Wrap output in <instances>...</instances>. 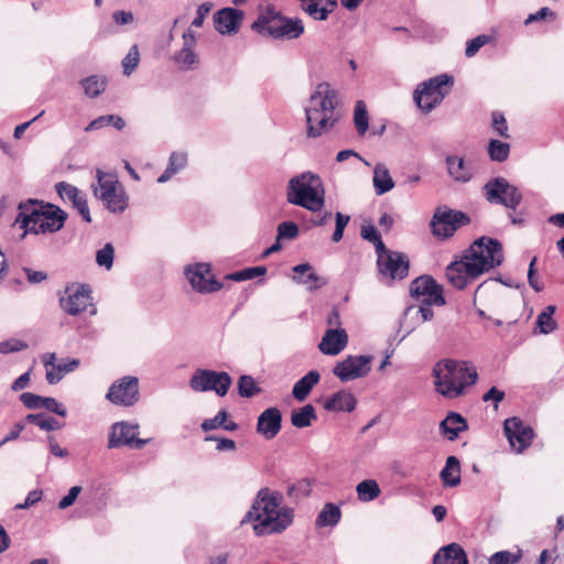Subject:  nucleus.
<instances>
[{
  "mask_svg": "<svg viewBox=\"0 0 564 564\" xmlns=\"http://www.w3.org/2000/svg\"><path fill=\"white\" fill-rule=\"evenodd\" d=\"M435 305L432 301H419L417 314L421 315L422 322L431 321L434 316L432 306Z\"/></svg>",
  "mask_w": 564,
  "mask_h": 564,
  "instance_id": "62",
  "label": "nucleus"
},
{
  "mask_svg": "<svg viewBox=\"0 0 564 564\" xmlns=\"http://www.w3.org/2000/svg\"><path fill=\"white\" fill-rule=\"evenodd\" d=\"M302 10L315 21H325L328 15L337 8L336 0H326L322 6L318 0L304 2L301 4Z\"/></svg>",
  "mask_w": 564,
  "mask_h": 564,
  "instance_id": "31",
  "label": "nucleus"
},
{
  "mask_svg": "<svg viewBox=\"0 0 564 564\" xmlns=\"http://www.w3.org/2000/svg\"><path fill=\"white\" fill-rule=\"evenodd\" d=\"M55 189L63 202L70 203L72 206L77 209L83 220L86 223L91 221L86 194L84 192L67 182L56 183Z\"/></svg>",
  "mask_w": 564,
  "mask_h": 564,
  "instance_id": "21",
  "label": "nucleus"
},
{
  "mask_svg": "<svg viewBox=\"0 0 564 564\" xmlns=\"http://www.w3.org/2000/svg\"><path fill=\"white\" fill-rule=\"evenodd\" d=\"M466 420L458 413L451 412L440 424L442 433L449 440L454 441L459 433L467 430Z\"/></svg>",
  "mask_w": 564,
  "mask_h": 564,
  "instance_id": "30",
  "label": "nucleus"
},
{
  "mask_svg": "<svg viewBox=\"0 0 564 564\" xmlns=\"http://www.w3.org/2000/svg\"><path fill=\"white\" fill-rule=\"evenodd\" d=\"M82 491V487L80 486H73L66 496H64L59 501H58V508L64 510V509H67L68 507H70L77 499V497L79 496Z\"/></svg>",
  "mask_w": 564,
  "mask_h": 564,
  "instance_id": "61",
  "label": "nucleus"
},
{
  "mask_svg": "<svg viewBox=\"0 0 564 564\" xmlns=\"http://www.w3.org/2000/svg\"><path fill=\"white\" fill-rule=\"evenodd\" d=\"M349 220H350V217L348 215H344L339 212L336 213V215H335L336 227H335V230L332 236V240L334 242H338L343 239L344 230H345L346 226L348 225Z\"/></svg>",
  "mask_w": 564,
  "mask_h": 564,
  "instance_id": "55",
  "label": "nucleus"
},
{
  "mask_svg": "<svg viewBox=\"0 0 564 564\" xmlns=\"http://www.w3.org/2000/svg\"><path fill=\"white\" fill-rule=\"evenodd\" d=\"M446 167L448 175L456 182L467 183L473 177V170L463 158L448 155L446 158Z\"/></svg>",
  "mask_w": 564,
  "mask_h": 564,
  "instance_id": "29",
  "label": "nucleus"
},
{
  "mask_svg": "<svg viewBox=\"0 0 564 564\" xmlns=\"http://www.w3.org/2000/svg\"><path fill=\"white\" fill-rule=\"evenodd\" d=\"M544 19H550L551 21H554L556 19V13L547 7H543L536 12L529 14L524 21V24L529 25L531 23L542 21Z\"/></svg>",
  "mask_w": 564,
  "mask_h": 564,
  "instance_id": "57",
  "label": "nucleus"
},
{
  "mask_svg": "<svg viewBox=\"0 0 564 564\" xmlns=\"http://www.w3.org/2000/svg\"><path fill=\"white\" fill-rule=\"evenodd\" d=\"M138 429V424H129L123 421L113 423L109 432L108 447L118 448L127 445L137 449L142 448L149 443V440L137 438Z\"/></svg>",
  "mask_w": 564,
  "mask_h": 564,
  "instance_id": "18",
  "label": "nucleus"
},
{
  "mask_svg": "<svg viewBox=\"0 0 564 564\" xmlns=\"http://www.w3.org/2000/svg\"><path fill=\"white\" fill-rule=\"evenodd\" d=\"M354 124L358 135H365L369 128V116L364 100H358L354 110Z\"/></svg>",
  "mask_w": 564,
  "mask_h": 564,
  "instance_id": "41",
  "label": "nucleus"
},
{
  "mask_svg": "<svg viewBox=\"0 0 564 564\" xmlns=\"http://www.w3.org/2000/svg\"><path fill=\"white\" fill-rule=\"evenodd\" d=\"M288 203L316 213L325 205V188L319 175L303 172L291 177L286 185Z\"/></svg>",
  "mask_w": 564,
  "mask_h": 564,
  "instance_id": "6",
  "label": "nucleus"
},
{
  "mask_svg": "<svg viewBox=\"0 0 564 564\" xmlns=\"http://www.w3.org/2000/svg\"><path fill=\"white\" fill-rule=\"evenodd\" d=\"M535 262H536V258L534 257L532 259V261L530 262V264H529L528 282H529L530 286L535 292H541V291H543V284L535 276V268H534L535 267Z\"/></svg>",
  "mask_w": 564,
  "mask_h": 564,
  "instance_id": "63",
  "label": "nucleus"
},
{
  "mask_svg": "<svg viewBox=\"0 0 564 564\" xmlns=\"http://www.w3.org/2000/svg\"><path fill=\"white\" fill-rule=\"evenodd\" d=\"M321 378V375L317 370H311L308 371L304 377H302L300 380L295 382L292 389L293 397L302 402L304 401L310 392L312 391L313 387L318 383Z\"/></svg>",
  "mask_w": 564,
  "mask_h": 564,
  "instance_id": "32",
  "label": "nucleus"
},
{
  "mask_svg": "<svg viewBox=\"0 0 564 564\" xmlns=\"http://www.w3.org/2000/svg\"><path fill=\"white\" fill-rule=\"evenodd\" d=\"M196 46V36L192 30L183 34V47L174 54V62L183 70L193 69L199 62L198 55L194 48Z\"/></svg>",
  "mask_w": 564,
  "mask_h": 564,
  "instance_id": "22",
  "label": "nucleus"
},
{
  "mask_svg": "<svg viewBox=\"0 0 564 564\" xmlns=\"http://www.w3.org/2000/svg\"><path fill=\"white\" fill-rule=\"evenodd\" d=\"M371 361L372 357L370 355H349L335 365L333 373L341 382L359 379L370 372Z\"/></svg>",
  "mask_w": 564,
  "mask_h": 564,
  "instance_id": "16",
  "label": "nucleus"
},
{
  "mask_svg": "<svg viewBox=\"0 0 564 564\" xmlns=\"http://www.w3.org/2000/svg\"><path fill=\"white\" fill-rule=\"evenodd\" d=\"M510 154V144L500 140H491L488 144V155L496 162H505Z\"/></svg>",
  "mask_w": 564,
  "mask_h": 564,
  "instance_id": "44",
  "label": "nucleus"
},
{
  "mask_svg": "<svg viewBox=\"0 0 564 564\" xmlns=\"http://www.w3.org/2000/svg\"><path fill=\"white\" fill-rule=\"evenodd\" d=\"M139 379L134 376H124L116 380L109 388L106 398L112 404L131 406L139 401Z\"/></svg>",
  "mask_w": 564,
  "mask_h": 564,
  "instance_id": "17",
  "label": "nucleus"
},
{
  "mask_svg": "<svg viewBox=\"0 0 564 564\" xmlns=\"http://www.w3.org/2000/svg\"><path fill=\"white\" fill-rule=\"evenodd\" d=\"M292 280L297 284H303L308 291H316L327 284V280L317 275L310 263L296 264L292 268Z\"/></svg>",
  "mask_w": 564,
  "mask_h": 564,
  "instance_id": "26",
  "label": "nucleus"
},
{
  "mask_svg": "<svg viewBox=\"0 0 564 564\" xmlns=\"http://www.w3.org/2000/svg\"><path fill=\"white\" fill-rule=\"evenodd\" d=\"M373 188L377 195H383L394 187V181L383 163H377L373 169Z\"/></svg>",
  "mask_w": 564,
  "mask_h": 564,
  "instance_id": "33",
  "label": "nucleus"
},
{
  "mask_svg": "<svg viewBox=\"0 0 564 564\" xmlns=\"http://www.w3.org/2000/svg\"><path fill=\"white\" fill-rule=\"evenodd\" d=\"M23 271L31 284H39L47 279V273L45 271H36L30 268H23Z\"/></svg>",
  "mask_w": 564,
  "mask_h": 564,
  "instance_id": "64",
  "label": "nucleus"
},
{
  "mask_svg": "<svg viewBox=\"0 0 564 564\" xmlns=\"http://www.w3.org/2000/svg\"><path fill=\"white\" fill-rule=\"evenodd\" d=\"M17 223L26 232L45 234L58 231L67 218V214L53 204H43L30 200L29 204H20Z\"/></svg>",
  "mask_w": 564,
  "mask_h": 564,
  "instance_id": "5",
  "label": "nucleus"
},
{
  "mask_svg": "<svg viewBox=\"0 0 564 564\" xmlns=\"http://www.w3.org/2000/svg\"><path fill=\"white\" fill-rule=\"evenodd\" d=\"M139 62H140V53H139L138 45L134 44L130 47L128 54L124 56V58L121 62L122 68H123V74L126 76H130L138 67Z\"/></svg>",
  "mask_w": 564,
  "mask_h": 564,
  "instance_id": "48",
  "label": "nucleus"
},
{
  "mask_svg": "<svg viewBox=\"0 0 564 564\" xmlns=\"http://www.w3.org/2000/svg\"><path fill=\"white\" fill-rule=\"evenodd\" d=\"M91 301V290L87 284L70 283L63 292L58 293V303L61 308L70 316L79 315L89 306L93 307L90 314H96V308Z\"/></svg>",
  "mask_w": 564,
  "mask_h": 564,
  "instance_id": "11",
  "label": "nucleus"
},
{
  "mask_svg": "<svg viewBox=\"0 0 564 564\" xmlns=\"http://www.w3.org/2000/svg\"><path fill=\"white\" fill-rule=\"evenodd\" d=\"M377 257L378 275L382 283L391 285L394 281L408 276L410 263L404 253L386 249Z\"/></svg>",
  "mask_w": 564,
  "mask_h": 564,
  "instance_id": "10",
  "label": "nucleus"
},
{
  "mask_svg": "<svg viewBox=\"0 0 564 564\" xmlns=\"http://www.w3.org/2000/svg\"><path fill=\"white\" fill-rule=\"evenodd\" d=\"M282 500L281 492L261 488L242 523L253 521V531L258 536L285 531L293 522L294 511L292 508L282 507Z\"/></svg>",
  "mask_w": 564,
  "mask_h": 564,
  "instance_id": "2",
  "label": "nucleus"
},
{
  "mask_svg": "<svg viewBox=\"0 0 564 564\" xmlns=\"http://www.w3.org/2000/svg\"><path fill=\"white\" fill-rule=\"evenodd\" d=\"M337 91L324 82L316 85L304 108L307 138L316 139L328 133L340 119Z\"/></svg>",
  "mask_w": 564,
  "mask_h": 564,
  "instance_id": "3",
  "label": "nucleus"
},
{
  "mask_svg": "<svg viewBox=\"0 0 564 564\" xmlns=\"http://www.w3.org/2000/svg\"><path fill=\"white\" fill-rule=\"evenodd\" d=\"M282 427V414L278 408H268L259 416L257 421V433L265 440L274 438Z\"/></svg>",
  "mask_w": 564,
  "mask_h": 564,
  "instance_id": "23",
  "label": "nucleus"
},
{
  "mask_svg": "<svg viewBox=\"0 0 564 564\" xmlns=\"http://www.w3.org/2000/svg\"><path fill=\"white\" fill-rule=\"evenodd\" d=\"M360 235L362 239L373 243L377 254L387 249L381 239L380 234L378 232L373 225L362 226Z\"/></svg>",
  "mask_w": 564,
  "mask_h": 564,
  "instance_id": "47",
  "label": "nucleus"
},
{
  "mask_svg": "<svg viewBox=\"0 0 564 564\" xmlns=\"http://www.w3.org/2000/svg\"><path fill=\"white\" fill-rule=\"evenodd\" d=\"M299 235V226L294 221H283L278 226V240L294 239Z\"/></svg>",
  "mask_w": 564,
  "mask_h": 564,
  "instance_id": "52",
  "label": "nucleus"
},
{
  "mask_svg": "<svg viewBox=\"0 0 564 564\" xmlns=\"http://www.w3.org/2000/svg\"><path fill=\"white\" fill-rule=\"evenodd\" d=\"M206 442H216V449L218 452H225V451H234L236 448V443L227 437H219L216 435H207L205 437Z\"/></svg>",
  "mask_w": 564,
  "mask_h": 564,
  "instance_id": "60",
  "label": "nucleus"
},
{
  "mask_svg": "<svg viewBox=\"0 0 564 564\" xmlns=\"http://www.w3.org/2000/svg\"><path fill=\"white\" fill-rule=\"evenodd\" d=\"M184 274L193 290L202 294L215 293L224 286L213 274L209 263L188 264L184 269Z\"/></svg>",
  "mask_w": 564,
  "mask_h": 564,
  "instance_id": "15",
  "label": "nucleus"
},
{
  "mask_svg": "<svg viewBox=\"0 0 564 564\" xmlns=\"http://www.w3.org/2000/svg\"><path fill=\"white\" fill-rule=\"evenodd\" d=\"M433 564H468L464 549L457 543L443 546L433 557Z\"/></svg>",
  "mask_w": 564,
  "mask_h": 564,
  "instance_id": "27",
  "label": "nucleus"
},
{
  "mask_svg": "<svg viewBox=\"0 0 564 564\" xmlns=\"http://www.w3.org/2000/svg\"><path fill=\"white\" fill-rule=\"evenodd\" d=\"M316 411L312 404H306L299 410L292 412L291 423L297 429H304L312 424V421L316 420Z\"/></svg>",
  "mask_w": 564,
  "mask_h": 564,
  "instance_id": "37",
  "label": "nucleus"
},
{
  "mask_svg": "<svg viewBox=\"0 0 564 564\" xmlns=\"http://www.w3.org/2000/svg\"><path fill=\"white\" fill-rule=\"evenodd\" d=\"M25 348H28V345L17 338H10L0 343V354L3 355L21 351Z\"/></svg>",
  "mask_w": 564,
  "mask_h": 564,
  "instance_id": "56",
  "label": "nucleus"
},
{
  "mask_svg": "<svg viewBox=\"0 0 564 564\" xmlns=\"http://www.w3.org/2000/svg\"><path fill=\"white\" fill-rule=\"evenodd\" d=\"M491 40V37L489 35H486V34H481V35H477L476 37L467 41L466 43V50H465V55L467 57H473L475 56L478 51L484 46L486 45L487 43H489V41Z\"/></svg>",
  "mask_w": 564,
  "mask_h": 564,
  "instance_id": "51",
  "label": "nucleus"
},
{
  "mask_svg": "<svg viewBox=\"0 0 564 564\" xmlns=\"http://www.w3.org/2000/svg\"><path fill=\"white\" fill-rule=\"evenodd\" d=\"M187 164V154L184 152H173L170 155L165 171L159 176V183H165L172 178L173 175L183 170Z\"/></svg>",
  "mask_w": 564,
  "mask_h": 564,
  "instance_id": "36",
  "label": "nucleus"
},
{
  "mask_svg": "<svg viewBox=\"0 0 564 564\" xmlns=\"http://www.w3.org/2000/svg\"><path fill=\"white\" fill-rule=\"evenodd\" d=\"M340 508L335 503L327 502L317 514L315 524L318 528L335 527L340 521Z\"/></svg>",
  "mask_w": 564,
  "mask_h": 564,
  "instance_id": "35",
  "label": "nucleus"
},
{
  "mask_svg": "<svg viewBox=\"0 0 564 564\" xmlns=\"http://www.w3.org/2000/svg\"><path fill=\"white\" fill-rule=\"evenodd\" d=\"M434 386L437 393L447 399L466 394L478 379L475 365L467 360L442 359L433 367Z\"/></svg>",
  "mask_w": 564,
  "mask_h": 564,
  "instance_id": "4",
  "label": "nucleus"
},
{
  "mask_svg": "<svg viewBox=\"0 0 564 564\" xmlns=\"http://www.w3.org/2000/svg\"><path fill=\"white\" fill-rule=\"evenodd\" d=\"M115 248L111 243H106L96 252V262L99 267L110 270L113 264Z\"/></svg>",
  "mask_w": 564,
  "mask_h": 564,
  "instance_id": "49",
  "label": "nucleus"
},
{
  "mask_svg": "<svg viewBox=\"0 0 564 564\" xmlns=\"http://www.w3.org/2000/svg\"><path fill=\"white\" fill-rule=\"evenodd\" d=\"M357 400L354 394L347 390H340L326 400L324 408L327 411L351 412L355 410Z\"/></svg>",
  "mask_w": 564,
  "mask_h": 564,
  "instance_id": "28",
  "label": "nucleus"
},
{
  "mask_svg": "<svg viewBox=\"0 0 564 564\" xmlns=\"http://www.w3.org/2000/svg\"><path fill=\"white\" fill-rule=\"evenodd\" d=\"M469 217L463 212L447 207H438L434 212L430 227L433 236L440 239H447L452 237L458 228L469 224Z\"/></svg>",
  "mask_w": 564,
  "mask_h": 564,
  "instance_id": "13",
  "label": "nucleus"
},
{
  "mask_svg": "<svg viewBox=\"0 0 564 564\" xmlns=\"http://www.w3.org/2000/svg\"><path fill=\"white\" fill-rule=\"evenodd\" d=\"M347 344L348 335L345 329H326L318 348L324 355L336 356L346 348Z\"/></svg>",
  "mask_w": 564,
  "mask_h": 564,
  "instance_id": "25",
  "label": "nucleus"
},
{
  "mask_svg": "<svg viewBox=\"0 0 564 564\" xmlns=\"http://www.w3.org/2000/svg\"><path fill=\"white\" fill-rule=\"evenodd\" d=\"M227 417H228L227 411L220 410L214 417L204 420L200 427L204 432L223 429L224 423L226 422Z\"/></svg>",
  "mask_w": 564,
  "mask_h": 564,
  "instance_id": "50",
  "label": "nucleus"
},
{
  "mask_svg": "<svg viewBox=\"0 0 564 564\" xmlns=\"http://www.w3.org/2000/svg\"><path fill=\"white\" fill-rule=\"evenodd\" d=\"M410 294L417 301H432L436 306H443L446 302L442 286L431 276H420L412 281Z\"/></svg>",
  "mask_w": 564,
  "mask_h": 564,
  "instance_id": "20",
  "label": "nucleus"
},
{
  "mask_svg": "<svg viewBox=\"0 0 564 564\" xmlns=\"http://www.w3.org/2000/svg\"><path fill=\"white\" fill-rule=\"evenodd\" d=\"M267 273V268L264 265H258V267H250L242 269L240 271H236L232 273H228L226 275L227 280L235 281V282H242L247 280H252L257 276H262Z\"/></svg>",
  "mask_w": 564,
  "mask_h": 564,
  "instance_id": "43",
  "label": "nucleus"
},
{
  "mask_svg": "<svg viewBox=\"0 0 564 564\" xmlns=\"http://www.w3.org/2000/svg\"><path fill=\"white\" fill-rule=\"evenodd\" d=\"M243 11L234 8H224L214 14L215 29L220 34L237 33L243 19Z\"/></svg>",
  "mask_w": 564,
  "mask_h": 564,
  "instance_id": "24",
  "label": "nucleus"
},
{
  "mask_svg": "<svg viewBox=\"0 0 564 564\" xmlns=\"http://www.w3.org/2000/svg\"><path fill=\"white\" fill-rule=\"evenodd\" d=\"M556 307L547 305L536 317V332L539 334L547 335L554 332L557 327L556 322L553 319V314Z\"/></svg>",
  "mask_w": 564,
  "mask_h": 564,
  "instance_id": "38",
  "label": "nucleus"
},
{
  "mask_svg": "<svg viewBox=\"0 0 564 564\" xmlns=\"http://www.w3.org/2000/svg\"><path fill=\"white\" fill-rule=\"evenodd\" d=\"M520 555L509 551H499L489 557V564H514L519 561Z\"/></svg>",
  "mask_w": 564,
  "mask_h": 564,
  "instance_id": "54",
  "label": "nucleus"
},
{
  "mask_svg": "<svg viewBox=\"0 0 564 564\" xmlns=\"http://www.w3.org/2000/svg\"><path fill=\"white\" fill-rule=\"evenodd\" d=\"M492 128L502 138L508 139V123L502 112L494 111L491 113Z\"/></svg>",
  "mask_w": 564,
  "mask_h": 564,
  "instance_id": "53",
  "label": "nucleus"
},
{
  "mask_svg": "<svg viewBox=\"0 0 564 564\" xmlns=\"http://www.w3.org/2000/svg\"><path fill=\"white\" fill-rule=\"evenodd\" d=\"M44 397L34 394L32 392H23L20 395V401L30 410L42 409V401Z\"/></svg>",
  "mask_w": 564,
  "mask_h": 564,
  "instance_id": "59",
  "label": "nucleus"
},
{
  "mask_svg": "<svg viewBox=\"0 0 564 564\" xmlns=\"http://www.w3.org/2000/svg\"><path fill=\"white\" fill-rule=\"evenodd\" d=\"M503 431L511 448L519 454L531 445L534 437L532 427L517 416L505 421Z\"/></svg>",
  "mask_w": 564,
  "mask_h": 564,
  "instance_id": "19",
  "label": "nucleus"
},
{
  "mask_svg": "<svg viewBox=\"0 0 564 564\" xmlns=\"http://www.w3.org/2000/svg\"><path fill=\"white\" fill-rule=\"evenodd\" d=\"M111 126L116 128L117 130H122L126 126L124 120L118 116V115H105L100 116L93 121L85 128L86 132L100 130L105 127Z\"/></svg>",
  "mask_w": 564,
  "mask_h": 564,
  "instance_id": "40",
  "label": "nucleus"
},
{
  "mask_svg": "<svg viewBox=\"0 0 564 564\" xmlns=\"http://www.w3.org/2000/svg\"><path fill=\"white\" fill-rule=\"evenodd\" d=\"M85 95L89 98L98 97L106 88V82L98 76H89L82 80Z\"/></svg>",
  "mask_w": 564,
  "mask_h": 564,
  "instance_id": "45",
  "label": "nucleus"
},
{
  "mask_svg": "<svg viewBox=\"0 0 564 564\" xmlns=\"http://www.w3.org/2000/svg\"><path fill=\"white\" fill-rule=\"evenodd\" d=\"M453 84V77L444 74L420 84L413 93L416 106L424 112L432 111L447 94L446 86Z\"/></svg>",
  "mask_w": 564,
  "mask_h": 564,
  "instance_id": "9",
  "label": "nucleus"
},
{
  "mask_svg": "<svg viewBox=\"0 0 564 564\" xmlns=\"http://www.w3.org/2000/svg\"><path fill=\"white\" fill-rule=\"evenodd\" d=\"M42 408L62 417H65L67 415L65 406L62 403H59L56 399L51 397L43 398Z\"/></svg>",
  "mask_w": 564,
  "mask_h": 564,
  "instance_id": "58",
  "label": "nucleus"
},
{
  "mask_svg": "<svg viewBox=\"0 0 564 564\" xmlns=\"http://www.w3.org/2000/svg\"><path fill=\"white\" fill-rule=\"evenodd\" d=\"M503 261L501 243L494 238L480 237L463 253L458 261L446 268V278L456 289L463 290L471 280L477 279Z\"/></svg>",
  "mask_w": 564,
  "mask_h": 564,
  "instance_id": "1",
  "label": "nucleus"
},
{
  "mask_svg": "<svg viewBox=\"0 0 564 564\" xmlns=\"http://www.w3.org/2000/svg\"><path fill=\"white\" fill-rule=\"evenodd\" d=\"M251 28L253 31L273 39L294 40L304 33L302 20L282 17L271 10L259 15Z\"/></svg>",
  "mask_w": 564,
  "mask_h": 564,
  "instance_id": "8",
  "label": "nucleus"
},
{
  "mask_svg": "<svg viewBox=\"0 0 564 564\" xmlns=\"http://www.w3.org/2000/svg\"><path fill=\"white\" fill-rule=\"evenodd\" d=\"M231 383L232 379L228 372L208 369H197L189 380V387L193 391H214L218 397H225Z\"/></svg>",
  "mask_w": 564,
  "mask_h": 564,
  "instance_id": "14",
  "label": "nucleus"
},
{
  "mask_svg": "<svg viewBox=\"0 0 564 564\" xmlns=\"http://www.w3.org/2000/svg\"><path fill=\"white\" fill-rule=\"evenodd\" d=\"M28 423L35 424L44 431H55L62 429L63 424L54 417H48L44 413H31L25 416Z\"/></svg>",
  "mask_w": 564,
  "mask_h": 564,
  "instance_id": "42",
  "label": "nucleus"
},
{
  "mask_svg": "<svg viewBox=\"0 0 564 564\" xmlns=\"http://www.w3.org/2000/svg\"><path fill=\"white\" fill-rule=\"evenodd\" d=\"M356 492L360 501L370 502L380 496L381 489L375 479H366L357 485Z\"/></svg>",
  "mask_w": 564,
  "mask_h": 564,
  "instance_id": "39",
  "label": "nucleus"
},
{
  "mask_svg": "<svg viewBox=\"0 0 564 564\" xmlns=\"http://www.w3.org/2000/svg\"><path fill=\"white\" fill-rule=\"evenodd\" d=\"M444 487H456L460 484V463L457 457L449 456L440 473Z\"/></svg>",
  "mask_w": 564,
  "mask_h": 564,
  "instance_id": "34",
  "label": "nucleus"
},
{
  "mask_svg": "<svg viewBox=\"0 0 564 564\" xmlns=\"http://www.w3.org/2000/svg\"><path fill=\"white\" fill-rule=\"evenodd\" d=\"M97 185H93L94 194L112 214H122L129 205V196L119 183L116 174L101 170L96 171Z\"/></svg>",
  "mask_w": 564,
  "mask_h": 564,
  "instance_id": "7",
  "label": "nucleus"
},
{
  "mask_svg": "<svg viewBox=\"0 0 564 564\" xmlns=\"http://www.w3.org/2000/svg\"><path fill=\"white\" fill-rule=\"evenodd\" d=\"M261 389L256 383L254 379L249 375H242L238 380V393L242 398H252L260 393Z\"/></svg>",
  "mask_w": 564,
  "mask_h": 564,
  "instance_id": "46",
  "label": "nucleus"
},
{
  "mask_svg": "<svg viewBox=\"0 0 564 564\" xmlns=\"http://www.w3.org/2000/svg\"><path fill=\"white\" fill-rule=\"evenodd\" d=\"M482 194L490 204H499L516 209L522 202L519 188L505 177H495L482 186Z\"/></svg>",
  "mask_w": 564,
  "mask_h": 564,
  "instance_id": "12",
  "label": "nucleus"
}]
</instances>
